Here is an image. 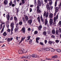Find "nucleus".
Segmentation results:
<instances>
[{"instance_id":"nucleus-40","label":"nucleus","mask_w":61,"mask_h":61,"mask_svg":"<svg viewBox=\"0 0 61 61\" xmlns=\"http://www.w3.org/2000/svg\"><path fill=\"white\" fill-rule=\"evenodd\" d=\"M21 1L22 4H25V0H21Z\"/></svg>"},{"instance_id":"nucleus-13","label":"nucleus","mask_w":61,"mask_h":61,"mask_svg":"<svg viewBox=\"0 0 61 61\" xmlns=\"http://www.w3.org/2000/svg\"><path fill=\"white\" fill-rule=\"evenodd\" d=\"M14 22H13L11 23L10 24V26L11 27H14Z\"/></svg>"},{"instance_id":"nucleus-1","label":"nucleus","mask_w":61,"mask_h":61,"mask_svg":"<svg viewBox=\"0 0 61 61\" xmlns=\"http://www.w3.org/2000/svg\"><path fill=\"white\" fill-rule=\"evenodd\" d=\"M58 15H57L56 17H54L53 19V25H55L56 26V20H57L58 19Z\"/></svg>"},{"instance_id":"nucleus-50","label":"nucleus","mask_w":61,"mask_h":61,"mask_svg":"<svg viewBox=\"0 0 61 61\" xmlns=\"http://www.w3.org/2000/svg\"><path fill=\"white\" fill-rule=\"evenodd\" d=\"M18 12H19V8H18L17 10L16 13H17Z\"/></svg>"},{"instance_id":"nucleus-41","label":"nucleus","mask_w":61,"mask_h":61,"mask_svg":"<svg viewBox=\"0 0 61 61\" xmlns=\"http://www.w3.org/2000/svg\"><path fill=\"white\" fill-rule=\"evenodd\" d=\"M4 26H5V25H4V27H3V29H2V30H1V33H3V32H4Z\"/></svg>"},{"instance_id":"nucleus-45","label":"nucleus","mask_w":61,"mask_h":61,"mask_svg":"<svg viewBox=\"0 0 61 61\" xmlns=\"http://www.w3.org/2000/svg\"><path fill=\"white\" fill-rule=\"evenodd\" d=\"M12 1H11L10 3H9V5L10 6H11V5H12Z\"/></svg>"},{"instance_id":"nucleus-56","label":"nucleus","mask_w":61,"mask_h":61,"mask_svg":"<svg viewBox=\"0 0 61 61\" xmlns=\"http://www.w3.org/2000/svg\"><path fill=\"white\" fill-rule=\"evenodd\" d=\"M47 32L48 34H50L51 32V31H50V30H49L47 31Z\"/></svg>"},{"instance_id":"nucleus-24","label":"nucleus","mask_w":61,"mask_h":61,"mask_svg":"<svg viewBox=\"0 0 61 61\" xmlns=\"http://www.w3.org/2000/svg\"><path fill=\"white\" fill-rule=\"evenodd\" d=\"M56 51L58 53H60V52H61V50H60L59 49H56Z\"/></svg>"},{"instance_id":"nucleus-18","label":"nucleus","mask_w":61,"mask_h":61,"mask_svg":"<svg viewBox=\"0 0 61 61\" xmlns=\"http://www.w3.org/2000/svg\"><path fill=\"white\" fill-rule=\"evenodd\" d=\"M58 7H56L55 10V12L56 13V12H58Z\"/></svg>"},{"instance_id":"nucleus-6","label":"nucleus","mask_w":61,"mask_h":61,"mask_svg":"<svg viewBox=\"0 0 61 61\" xmlns=\"http://www.w3.org/2000/svg\"><path fill=\"white\" fill-rule=\"evenodd\" d=\"M40 38L39 37H37L36 38V42L37 43H38L39 42L38 41V40H40Z\"/></svg>"},{"instance_id":"nucleus-42","label":"nucleus","mask_w":61,"mask_h":61,"mask_svg":"<svg viewBox=\"0 0 61 61\" xmlns=\"http://www.w3.org/2000/svg\"><path fill=\"white\" fill-rule=\"evenodd\" d=\"M43 34L44 35V36H46V31H44L43 33Z\"/></svg>"},{"instance_id":"nucleus-29","label":"nucleus","mask_w":61,"mask_h":61,"mask_svg":"<svg viewBox=\"0 0 61 61\" xmlns=\"http://www.w3.org/2000/svg\"><path fill=\"white\" fill-rule=\"evenodd\" d=\"M45 50H46V51H49L50 50V49L48 48H46L45 49Z\"/></svg>"},{"instance_id":"nucleus-15","label":"nucleus","mask_w":61,"mask_h":61,"mask_svg":"<svg viewBox=\"0 0 61 61\" xmlns=\"http://www.w3.org/2000/svg\"><path fill=\"white\" fill-rule=\"evenodd\" d=\"M6 17L7 18V19L9 20L10 19V16H9V14L7 15L6 16Z\"/></svg>"},{"instance_id":"nucleus-10","label":"nucleus","mask_w":61,"mask_h":61,"mask_svg":"<svg viewBox=\"0 0 61 61\" xmlns=\"http://www.w3.org/2000/svg\"><path fill=\"white\" fill-rule=\"evenodd\" d=\"M32 56L33 57H34L35 58H36V57H37V55L36 54H33L32 55Z\"/></svg>"},{"instance_id":"nucleus-20","label":"nucleus","mask_w":61,"mask_h":61,"mask_svg":"<svg viewBox=\"0 0 61 61\" xmlns=\"http://www.w3.org/2000/svg\"><path fill=\"white\" fill-rule=\"evenodd\" d=\"M25 20L26 21H27L28 20V17L27 16H26L25 17Z\"/></svg>"},{"instance_id":"nucleus-12","label":"nucleus","mask_w":61,"mask_h":61,"mask_svg":"<svg viewBox=\"0 0 61 61\" xmlns=\"http://www.w3.org/2000/svg\"><path fill=\"white\" fill-rule=\"evenodd\" d=\"M27 22L28 24H31L32 22V20H28Z\"/></svg>"},{"instance_id":"nucleus-61","label":"nucleus","mask_w":61,"mask_h":61,"mask_svg":"<svg viewBox=\"0 0 61 61\" xmlns=\"http://www.w3.org/2000/svg\"><path fill=\"white\" fill-rule=\"evenodd\" d=\"M51 36L52 38H55V36L54 35H52Z\"/></svg>"},{"instance_id":"nucleus-27","label":"nucleus","mask_w":61,"mask_h":61,"mask_svg":"<svg viewBox=\"0 0 61 61\" xmlns=\"http://www.w3.org/2000/svg\"><path fill=\"white\" fill-rule=\"evenodd\" d=\"M59 33H60L61 34V28H59ZM60 37L61 38V34L60 35Z\"/></svg>"},{"instance_id":"nucleus-36","label":"nucleus","mask_w":61,"mask_h":61,"mask_svg":"<svg viewBox=\"0 0 61 61\" xmlns=\"http://www.w3.org/2000/svg\"><path fill=\"white\" fill-rule=\"evenodd\" d=\"M16 28H19V24H18V23H17L16 24Z\"/></svg>"},{"instance_id":"nucleus-30","label":"nucleus","mask_w":61,"mask_h":61,"mask_svg":"<svg viewBox=\"0 0 61 61\" xmlns=\"http://www.w3.org/2000/svg\"><path fill=\"white\" fill-rule=\"evenodd\" d=\"M57 1H59V0H56V2L55 3V6H56V5H57Z\"/></svg>"},{"instance_id":"nucleus-51","label":"nucleus","mask_w":61,"mask_h":61,"mask_svg":"<svg viewBox=\"0 0 61 61\" xmlns=\"http://www.w3.org/2000/svg\"><path fill=\"white\" fill-rule=\"evenodd\" d=\"M32 11V8H30V12H31Z\"/></svg>"},{"instance_id":"nucleus-9","label":"nucleus","mask_w":61,"mask_h":61,"mask_svg":"<svg viewBox=\"0 0 61 61\" xmlns=\"http://www.w3.org/2000/svg\"><path fill=\"white\" fill-rule=\"evenodd\" d=\"M47 23H48V21H47V18H46L45 20L44 21V24L45 26L46 25H47Z\"/></svg>"},{"instance_id":"nucleus-26","label":"nucleus","mask_w":61,"mask_h":61,"mask_svg":"<svg viewBox=\"0 0 61 61\" xmlns=\"http://www.w3.org/2000/svg\"><path fill=\"white\" fill-rule=\"evenodd\" d=\"M59 32V30H56V35H59V33H58Z\"/></svg>"},{"instance_id":"nucleus-7","label":"nucleus","mask_w":61,"mask_h":61,"mask_svg":"<svg viewBox=\"0 0 61 61\" xmlns=\"http://www.w3.org/2000/svg\"><path fill=\"white\" fill-rule=\"evenodd\" d=\"M37 5H39L40 6H41V2L39 0H38L37 1Z\"/></svg>"},{"instance_id":"nucleus-49","label":"nucleus","mask_w":61,"mask_h":61,"mask_svg":"<svg viewBox=\"0 0 61 61\" xmlns=\"http://www.w3.org/2000/svg\"><path fill=\"white\" fill-rule=\"evenodd\" d=\"M40 45H41V46H43V45H44V44L43 43L40 42Z\"/></svg>"},{"instance_id":"nucleus-52","label":"nucleus","mask_w":61,"mask_h":61,"mask_svg":"<svg viewBox=\"0 0 61 61\" xmlns=\"http://www.w3.org/2000/svg\"><path fill=\"white\" fill-rule=\"evenodd\" d=\"M11 31H13V29H14V27H11Z\"/></svg>"},{"instance_id":"nucleus-11","label":"nucleus","mask_w":61,"mask_h":61,"mask_svg":"<svg viewBox=\"0 0 61 61\" xmlns=\"http://www.w3.org/2000/svg\"><path fill=\"white\" fill-rule=\"evenodd\" d=\"M25 37H22L21 39V40L20 41L19 43V44H20L22 42V41H24V40L25 39Z\"/></svg>"},{"instance_id":"nucleus-25","label":"nucleus","mask_w":61,"mask_h":61,"mask_svg":"<svg viewBox=\"0 0 61 61\" xmlns=\"http://www.w3.org/2000/svg\"><path fill=\"white\" fill-rule=\"evenodd\" d=\"M49 14L48 13V12H47L46 13V15H45V17L46 18L48 16V15Z\"/></svg>"},{"instance_id":"nucleus-17","label":"nucleus","mask_w":61,"mask_h":61,"mask_svg":"<svg viewBox=\"0 0 61 61\" xmlns=\"http://www.w3.org/2000/svg\"><path fill=\"white\" fill-rule=\"evenodd\" d=\"M53 43V44H54L55 43H54V41H48V43L49 44H50V45H52V43Z\"/></svg>"},{"instance_id":"nucleus-47","label":"nucleus","mask_w":61,"mask_h":61,"mask_svg":"<svg viewBox=\"0 0 61 61\" xmlns=\"http://www.w3.org/2000/svg\"><path fill=\"white\" fill-rule=\"evenodd\" d=\"M40 8H39V5H38L37 6V9H39Z\"/></svg>"},{"instance_id":"nucleus-63","label":"nucleus","mask_w":61,"mask_h":61,"mask_svg":"<svg viewBox=\"0 0 61 61\" xmlns=\"http://www.w3.org/2000/svg\"><path fill=\"white\" fill-rule=\"evenodd\" d=\"M48 0H44V2L45 3H47V2Z\"/></svg>"},{"instance_id":"nucleus-8","label":"nucleus","mask_w":61,"mask_h":61,"mask_svg":"<svg viewBox=\"0 0 61 61\" xmlns=\"http://www.w3.org/2000/svg\"><path fill=\"white\" fill-rule=\"evenodd\" d=\"M13 40V38H8L7 39V41L8 42H10L11 41H12Z\"/></svg>"},{"instance_id":"nucleus-37","label":"nucleus","mask_w":61,"mask_h":61,"mask_svg":"<svg viewBox=\"0 0 61 61\" xmlns=\"http://www.w3.org/2000/svg\"><path fill=\"white\" fill-rule=\"evenodd\" d=\"M52 34H55V30H52Z\"/></svg>"},{"instance_id":"nucleus-14","label":"nucleus","mask_w":61,"mask_h":61,"mask_svg":"<svg viewBox=\"0 0 61 61\" xmlns=\"http://www.w3.org/2000/svg\"><path fill=\"white\" fill-rule=\"evenodd\" d=\"M48 1H49V4L50 5H51L53 3L52 0H48Z\"/></svg>"},{"instance_id":"nucleus-57","label":"nucleus","mask_w":61,"mask_h":61,"mask_svg":"<svg viewBox=\"0 0 61 61\" xmlns=\"http://www.w3.org/2000/svg\"><path fill=\"white\" fill-rule=\"evenodd\" d=\"M15 6V5L14 4H12V7H14V6Z\"/></svg>"},{"instance_id":"nucleus-48","label":"nucleus","mask_w":61,"mask_h":61,"mask_svg":"<svg viewBox=\"0 0 61 61\" xmlns=\"http://www.w3.org/2000/svg\"><path fill=\"white\" fill-rule=\"evenodd\" d=\"M6 25L7 27V28H8L9 26V25H8V24H6Z\"/></svg>"},{"instance_id":"nucleus-35","label":"nucleus","mask_w":61,"mask_h":61,"mask_svg":"<svg viewBox=\"0 0 61 61\" xmlns=\"http://www.w3.org/2000/svg\"><path fill=\"white\" fill-rule=\"evenodd\" d=\"M3 35L4 36H6L7 35V33L6 32H4L3 34Z\"/></svg>"},{"instance_id":"nucleus-43","label":"nucleus","mask_w":61,"mask_h":61,"mask_svg":"<svg viewBox=\"0 0 61 61\" xmlns=\"http://www.w3.org/2000/svg\"><path fill=\"white\" fill-rule=\"evenodd\" d=\"M40 18L41 21H43V18L42 17V15L41 16Z\"/></svg>"},{"instance_id":"nucleus-53","label":"nucleus","mask_w":61,"mask_h":61,"mask_svg":"<svg viewBox=\"0 0 61 61\" xmlns=\"http://www.w3.org/2000/svg\"><path fill=\"white\" fill-rule=\"evenodd\" d=\"M55 41L56 43H58V42L59 41L58 40H56Z\"/></svg>"},{"instance_id":"nucleus-34","label":"nucleus","mask_w":61,"mask_h":61,"mask_svg":"<svg viewBox=\"0 0 61 61\" xmlns=\"http://www.w3.org/2000/svg\"><path fill=\"white\" fill-rule=\"evenodd\" d=\"M30 39V36H28L27 38V40L28 41Z\"/></svg>"},{"instance_id":"nucleus-55","label":"nucleus","mask_w":61,"mask_h":61,"mask_svg":"<svg viewBox=\"0 0 61 61\" xmlns=\"http://www.w3.org/2000/svg\"><path fill=\"white\" fill-rule=\"evenodd\" d=\"M58 24L59 25H61V21H60L58 23Z\"/></svg>"},{"instance_id":"nucleus-22","label":"nucleus","mask_w":61,"mask_h":61,"mask_svg":"<svg viewBox=\"0 0 61 61\" xmlns=\"http://www.w3.org/2000/svg\"><path fill=\"white\" fill-rule=\"evenodd\" d=\"M22 31L23 33H25V27H23L22 28Z\"/></svg>"},{"instance_id":"nucleus-58","label":"nucleus","mask_w":61,"mask_h":61,"mask_svg":"<svg viewBox=\"0 0 61 61\" xmlns=\"http://www.w3.org/2000/svg\"><path fill=\"white\" fill-rule=\"evenodd\" d=\"M30 30H31V29L30 28H29L28 29V31H30Z\"/></svg>"},{"instance_id":"nucleus-44","label":"nucleus","mask_w":61,"mask_h":61,"mask_svg":"<svg viewBox=\"0 0 61 61\" xmlns=\"http://www.w3.org/2000/svg\"><path fill=\"white\" fill-rule=\"evenodd\" d=\"M52 57H53V58H57V55L53 56Z\"/></svg>"},{"instance_id":"nucleus-60","label":"nucleus","mask_w":61,"mask_h":61,"mask_svg":"<svg viewBox=\"0 0 61 61\" xmlns=\"http://www.w3.org/2000/svg\"><path fill=\"white\" fill-rule=\"evenodd\" d=\"M46 12H45L43 14V16H45V15L46 16Z\"/></svg>"},{"instance_id":"nucleus-59","label":"nucleus","mask_w":61,"mask_h":61,"mask_svg":"<svg viewBox=\"0 0 61 61\" xmlns=\"http://www.w3.org/2000/svg\"><path fill=\"white\" fill-rule=\"evenodd\" d=\"M45 44H46V43H47V40H45Z\"/></svg>"},{"instance_id":"nucleus-39","label":"nucleus","mask_w":61,"mask_h":61,"mask_svg":"<svg viewBox=\"0 0 61 61\" xmlns=\"http://www.w3.org/2000/svg\"><path fill=\"white\" fill-rule=\"evenodd\" d=\"M18 30V28H15V29L14 30V31L15 32H16V31H17Z\"/></svg>"},{"instance_id":"nucleus-2","label":"nucleus","mask_w":61,"mask_h":61,"mask_svg":"<svg viewBox=\"0 0 61 61\" xmlns=\"http://www.w3.org/2000/svg\"><path fill=\"white\" fill-rule=\"evenodd\" d=\"M31 56H23L22 57V58H27V59H30L31 58Z\"/></svg>"},{"instance_id":"nucleus-62","label":"nucleus","mask_w":61,"mask_h":61,"mask_svg":"<svg viewBox=\"0 0 61 61\" xmlns=\"http://www.w3.org/2000/svg\"><path fill=\"white\" fill-rule=\"evenodd\" d=\"M34 1L35 4H36V0H34Z\"/></svg>"},{"instance_id":"nucleus-5","label":"nucleus","mask_w":61,"mask_h":61,"mask_svg":"<svg viewBox=\"0 0 61 61\" xmlns=\"http://www.w3.org/2000/svg\"><path fill=\"white\" fill-rule=\"evenodd\" d=\"M8 0H5L4 1V5H6L8 4Z\"/></svg>"},{"instance_id":"nucleus-33","label":"nucleus","mask_w":61,"mask_h":61,"mask_svg":"<svg viewBox=\"0 0 61 61\" xmlns=\"http://www.w3.org/2000/svg\"><path fill=\"white\" fill-rule=\"evenodd\" d=\"M38 31L36 30L34 31V35H37L38 34Z\"/></svg>"},{"instance_id":"nucleus-21","label":"nucleus","mask_w":61,"mask_h":61,"mask_svg":"<svg viewBox=\"0 0 61 61\" xmlns=\"http://www.w3.org/2000/svg\"><path fill=\"white\" fill-rule=\"evenodd\" d=\"M42 26L41 25L40 26H39L38 27V29L39 30H40V31H41V28H42Z\"/></svg>"},{"instance_id":"nucleus-38","label":"nucleus","mask_w":61,"mask_h":61,"mask_svg":"<svg viewBox=\"0 0 61 61\" xmlns=\"http://www.w3.org/2000/svg\"><path fill=\"white\" fill-rule=\"evenodd\" d=\"M23 24V22L22 21H20L19 23V25H22Z\"/></svg>"},{"instance_id":"nucleus-23","label":"nucleus","mask_w":61,"mask_h":61,"mask_svg":"<svg viewBox=\"0 0 61 61\" xmlns=\"http://www.w3.org/2000/svg\"><path fill=\"white\" fill-rule=\"evenodd\" d=\"M37 19L38 22H39V23H40V17L38 16L37 18Z\"/></svg>"},{"instance_id":"nucleus-46","label":"nucleus","mask_w":61,"mask_h":61,"mask_svg":"<svg viewBox=\"0 0 61 61\" xmlns=\"http://www.w3.org/2000/svg\"><path fill=\"white\" fill-rule=\"evenodd\" d=\"M13 20V17H10V20L12 21V20Z\"/></svg>"},{"instance_id":"nucleus-32","label":"nucleus","mask_w":61,"mask_h":61,"mask_svg":"<svg viewBox=\"0 0 61 61\" xmlns=\"http://www.w3.org/2000/svg\"><path fill=\"white\" fill-rule=\"evenodd\" d=\"M32 42V40L30 39L29 41V44H31Z\"/></svg>"},{"instance_id":"nucleus-28","label":"nucleus","mask_w":61,"mask_h":61,"mask_svg":"<svg viewBox=\"0 0 61 61\" xmlns=\"http://www.w3.org/2000/svg\"><path fill=\"white\" fill-rule=\"evenodd\" d=\"M22 20H23V21L24 23H26V22H25V18L24 17H23L22 18Z\"/></svg>"},{"instance_id":"nucleus-4","label":"nucleus","mask_w":61,"mask_h":61,"mask_svg":"<svg viewBox=\"0 0 61 61\" xmlns=\"http://www.w3.org/2000/svg\"><path fill=\"white\" fill-rule=\"evenodd\" d=\"M53 19H50L49 20V23L50 25H51L53 24Z\"/></svg>"},{"instance_id":"nucleus-54","label":"nucleus","mask_w":61,"mask_h":61,"mask_svg":"<svg viewBox=\"0 0 61 61\" xmlns=\"http://www.w3.org/2000/svg\"><path fill=\"white\" fill-rule=\"evenodd\" d=\"M23 53V51L22 50H20V54H21L22 53Z\"/></svg>"},{"instance_id":"nucleus-64","label":"nucleus","mask_w":61,"mask_h":61,"mask_svg":"<svg viewBox=\"0 0 61 61\" xmlns=\"http://www.w3.org/2000/svg\"><path fill=\"white\" fill-rule=\"evenodd\" d=\"M7 31H8V32H10V29H8L7 30Z\"/></svg>"},{"instance_id":"nucleus-19","label":"nucleus","mask_w":61,"mask_h":61,"mask_svg":"<svg viewBox=\"0 0 61 61\" xmlns=\"http://www.w3.org/2000/svg\"><path fill=\"white\" fill-rule=\"evenodd\" d=\"M46 7L48 10H49L50 9V6L49 5H47L46 6Z\"/></svg>"},{"instance_id":"nucleus-3","label":"nucleus","mask_w":61,"mask_h":61,"mask_svg":"<svg viewBox=\"0 0 61 61\" xmlns=\"http://www.w3.org/2000/svg\"><path fill=\"white\" fill-rule=\"evenodd\" d=\"M14 19L15 22V23H17V21H18V19H17V18L16 16H15L14 17Z\"/></svg>"},{"instance_id":"nucleus-31","label":"nucleus","mask_w":61,"mask_h":61,"mask_svg":"<svg viewBox=\"0 0 61 61\" xmlns=\"http://www.w3.org/2000/svg\"><path fill=\"white\" fill-rule=\"evenodd\" d=\"M37 13H40V12H41V11H40V10L39 9H37Z\"/></svg>"},{"instance_id":"nucleus-16","label":"nucleus","mask_w":61,"mask_h":61,"mask_svg":"<svg viewBox=\"0 0 61 61\" xmlns=\"http://www.w3.org/2000/svg\"><path fill=\"white\" fill-rule=\"evenodd\" d=\"M53 14L52 13L50 14V15H49V17L50 18H53Z\"/></svg>"}]
</instances>
